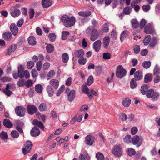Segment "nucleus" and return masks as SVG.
<instances>
[{"label":"nucleus","mask_w":160,"mask_h":160,"mask_svg":"<svg viewBox=\"0 0 160 160\" xmlns=\"http://www.w3.org/2000/svg\"><path fill=\"white\" fill-rule=\"evenodd\" d=\"M61 21L64 23L65 27L69 28L75 24L76 19L73 16L70 17L66 15H64L62 17Z\"/></svg>","instance_id":"nucleus-1"},{"label":"nucleus","mask_w":160,"mask_h":160,"mask_svg":"<svg viewBox=\"0 0 160 160\" xmlns=\"http://www.w3.org/2000/svg\"><path fill=\"white\" fill-rule=\"evenodd\" d=\"M18 72L19 77L21 78L25 77L26 79H28L30 77V73L27 70L23 71L22 66L21 65H19L18 67Z\"/></svg>","instance_id":"nucleus-2"},{"label":"nucleus","mask_w":160,"mask_h":160,"mask_svg":"<svg viewBox=\"0 0 160 160\" xmlns=\"http://www.w3.org/2000/svg\"><path fill=\"white\" fill-rule=\"evenodd\" d=\"M143 138L142 136L137 135L134 136L132 139V142L134 145H136L137 148L140 147L142 144Z\"/></svg>","instance_id":"nucleus-3"},{"label":"nucleus","mask_w":160,"mask_h":160,"mask_svg":"<svg viewBox=\"0 0 160 160\" xmlns=\"http://www.w3.org/2000/svg\"><path fill=\"white\" fill-rule=\"evenodd\" d=\"M159 97V94L158 92L154 91L153 89H151L148 92L147 94V97L148 98H152V100L153 101H155L158 100Z\"/></svg>","instance_id":"nucleus-4"},{"label":"nucleus","mask_w":160,"mask_h":160,"mask_svg":"<svg viewBox=\"0 0 160 160\" xmlns=\"http://www.w3.org/2000/svg\"><path fill=\"white\" fill-rule=\"evenodd\" d=\"M126 74V71L121 65L118 66L116 73L117 77L122 78L124 77Z\"/></svg>","instance_id":"nucleus-5"},{"label":"nucleus","mask_w":160,"mask_h":160,"mask_svg":"<svg viewBox=\"0 0 160 160\" xmlns=\"http://www.w3.org/2000/svg\"><path fill=\"white\" fill-rule=\"evenodd\" d=\"M112 154L117 157H120L122 154V148L120 145L114 146L112 150Z\"/></svg>","instance_id":"nucleus-6"},{"label":"nucleus","mask_w":160,"mask_h":160,"mask_svg":"<svg viewBox=\"0 0 160 160\" xmlns=\"http://www.w3.org/2000/svg\"><path fill=\"white\" fill-rule=\"evenodd\" d=\"M32 146V142L29 140L26 142L24 144V147L22 149V151L24 155L30 152Z\"/></svg>","instance_id":"nucleus-7"},{"label":"nucleus","mask_w":160,"mask_h":160,"mask_svg":"<svg viewBox=\"0 0 160 160\" xmlns=\"http://www.w3.org/2000/svg\"><path fill=\"white\" fill-rule=\"evenodd\" d=\"M15 112L16 114L20 117H23L25 116L26 109L21 106H18L15 108Z\"/></svg>","instance_id":"nucleus-8"},{"label":"nucleus","mask_w":160,"mask_h":160,"mask_svg":"<svg viewBox=\"0 0 160 160\" xmlns=\"http://www.w3.org/2000/svg\"><path fill=\"white\" fill-rule=\"evenodd\" d=\"M27 110L28 113L30 115H33L38 110L36 107L33 105H28L27 106Z\"/></svg>","instance_id":"nucleus-9"},{"label":"nucleus","mask_w":160,"mask_h":160,"mask_svg":"<svg viewBox=\"0 0 160 160\" xmlns=\"http://www.w3.org/2000/svg\"><path fill=\"white\" fill-rule=\"evenodd\" d=\"M23 122L20 120H16L15 122V126L16 129L20 132L23 133V131L22 128L24 126Z\"/></svg>","instance_id":"nucleus-10"},{"label":"nucleus","mask_w":160,"mask_h":160,"mask_svg":"<svg viewBox=\"0 0 160 160\" xmlns=\"http://www.w3.org/2000/svg\"><path fill=\"white\" fill-rule=\"evenodd\" d=\"M95 138L91 135H87L85 138V142L87 144L92 145L95 143Z\"/></svg>","instance_id":"nucleus-11"},{"label":"nucleus","mask_w":160,"mask_h":160,"mask_svg":"<svg viewBox=\"0 0 160 160\" xmlns=\"http://www.w3.org/2000/svg\"><path fill=\"white\" fill-rule=\"evenodd\" d=\"M101 45L102 42L100 40H97L93 44V48L96 52H98L99 51L101 48Z\"/></svg>","instance_id":"nucleus-12"},{"label":"nucleus","mask_w":160,"mask_h":160,"mask_svg":"<svg viewBox=\"0 0 160 160\" xmlns=\"http://www.w3.org/2000/svg\"><path fill=\"white\" fill-rule=\"evenodd\" d=\"M145 32L146 34H152L154 32L153 28L150 23L147 24L145 27Z\"/></svg>","instance_id":"nucleus-13"},{"label":"nucleus","mask_w":160,"mask_h":160,"mask_svg":"<svg viewBox=\"0 0 160 160\" xmlns=\"http://www.w3.org/2000/svg\"><path fill=\"white\" fill-rule=\"evenodd\" d=\"M99 36V33L96 29H94L91 33L90 40L92 41H94L97 39Z\"/></svg>","instance_id":"nucleus-14"},{"label":"nucleus","mask_w":160,"mask_h":160,"mask_svg":"<svg viewBox=\"0 0 160 160\" xmlns=\"http://www.w3.org/2000/svg\"><path fill=\"white\" fill-rule=\"evenodd\" d=\"M10 29L13 35L15 36L18 34V28L17 25L14 23H12L10 25Z\"/></svg>","instance_id":"nucleus-15"},{"label":"nucleus","mask_w":160,"mask_h":160,"mask_svg":"<svg viewBox=\"0 0 160 160\" xmlns=\"http://www.w3.org/2000/svg\"><path fill=\"white\" fill-rule=\"evenodd\" d=\"M30 132L32 136L36 137L40 134V131L38 127L34 126L31 130Z\"/></svg>","instance_id":"nucleus-16"},{"label":"nucleus","mask_w":160,"mask_h":160,"mask_svg":"<svg viewBox=\"0 0 160 160\" xmlns=\"http://www.w3.org/2000/svg\"><path fill=\"white\" fill-rule=\"evenodd\" d=\"M84 51L82 49H80L75 51L74 54V56L78 58H80L84 57Z\"/></svg>","instance_id":"nucleus-17"},{"label":"nucleus","mask_w":160,"mask_h":160,"mask_svg":"<svg viewBox=\"0 0 160 160\" xmlns=\"http://www.w3.org/2000/svg\"><path fill=\"white\" fill-rule=\"evenodd\" d=\"M52 4L51 0H42L41 4L42 7L44 8H47L51 6Z\"/></svg>","instance_id":"nucleus-18"},{"label":"nucleus","mask_w":160,"mask_h":160,"mask_svg":"<svg viewBox=\"0 0 160 160\" xmlns=\"http://www.w3.org/2000/svg\"><path fill=\"white\" fill-rule=\"evenodd\" d=\"M50 86L53 87L55 89H57L59 86V82L56 79H52L49 82Z\"/></svg>","instance_id":"nucleus-19"},{"label":"nucleus","mask_w":160,"mask_h":160,"mask_svg":"<svg viewBox=\"0 0 160 160\" xmlns=\"http://www.w3.org/2000/svg\"><path fill=\"white\" fill-rule=\"evenodd\" d=\"M75 90L71 91L68 94V100L70 102H72L74 100L75 97Z\"/></svg>","instance_id":"nucleus-20"},{"label":"nucleus","mask_w":160,"mask_h":160,"mask_svg":"<svg viewBox=\"0 0 160 160\" xmlns=\"http://www.w3.org/2000/svg\"><path fill=\"white\" fill-rule=\"evenodd\" d=\"M134 77L136 80L138 81L142 79L143 78L142 72L139 70L137 71L134 74Z\"/></svg>","instance_id":"nucleus-21"},{"label":"nucleus","mask_w":160,"mask_h":160,"mask_svg":"<svg viewBox=\"0 0 160 160\" xmlns=\"http://www.w3.org/2000/svg\"><path fill=\"white\" fill-rule=\"evenodd\" d=\"M12 33L9 32H6L2 34L3 38L7 41H10L12 39Z\"/></svg>","instance_id":"nucleus-22"},{"label":"nucleus","mask_w":160,"mask_h":160,"mask_svg":"<svg viewBox=\"0 0 160 160\" xmlns=\"http://www.w3.org/2000/svg\"><path fill=\"white\" fill-rule=\"evenodd\" d=\"M110 42V38L108 36L105 37L103 39L102 45L105 49H107L109 45Z\"/></svg>","instance_id":"nucleus-23"},{"label":"nucleus","mask_w":160,"mask_h":160,"mask_svg":"<svg viewBox=\"0 0 160 160\" xmlns=\"http://www.w3.org/2000/svg\"><path fill=\"white\" fill-rule=\"evenodd\" d=\"M78 15L81 17L83 18H87L91 15V12L90 11H80L78 13Z\"/></svg>","instance_id":"nucleus-24"},{"label":"nucleus","mask_w":160,"mask_h":160,"mask_svg":"<svg viewBox=\"0 0 160 160\" xmlns=\"http://www.w3.org/2000/svg\"><path fill=\"white\" fill-rule=\"evenodd\" d=\"M89 89H88L87 86L86 85H84L82 86V91L83 93L87 94L88 96L90 98L91 97H92V96L90 92H89Z\"/></svg>","instance_id":"nucleus-25"},{"label":"nucleus","mask_w":160,"mask_h":160,"mask_svg":"<svg viewBox=\"0 0 160 160\" xmlns=\"http://www.w3.org/2000/svg\"><path fill=\"white\" fill-rule=\"evenodd\" d=\"M148 85H143L141 86V92L143 95L147 94L149 90H148Z\"/></svg>","instance_id":"nucleus-26"},{"label":"nucleus","mask_w":160,"mask_h":160,"mask_svg":"<svg viewBox=\"0 0 160 160\" xmlns=\"http://www.w3.org/2000/svg\"><path fill=\"white\" fill-rule=\"evenodd\" d=\"M3 125L7 128H10L13 126L12 123L8 119H5L3 121Z\"/></svg>","instance_id":"nucleus-27"},{"label":"nucleus","mask_w":160,"mask_h":160,"mask_svg":"<svg viewBox=\"0 0 160 160\" xmlns=\"http://www.w3.org/2000/svg\"><path fill=\"white\" fill-rule=\"evenodd\" d=\"M46 49L47 52L48 53H51L54 50V46L51 44H47L46 47Z\"/></svg>","instance_id":"nucleus-28"},{"label":"nucleus","mask_w":160,"mask_h":160,"mask_svg":"<svg viewBox=\"0 0 160 160\" xmlns=\"http://www.w3.org/2000/svg\"><path fill=\"white\" fill-rule=\"evenodd\" d=\"M20 14V11L18 9H15L12 12L10 13L11 16L14 18L17 17Z\"/></svg>","instance_id":"nucleus-29"},{"label":"nucleus","mask_w":160,"mask_h":160,"mask_svg":"<svg viewBox=\"0 0 160 160\" xmlns=\"http://www.w3.org/2000/svg\"><path fill=\"white\" fill-rule=\"evenodd\" d=\"M32 124L34 125L37 126L42 129H43L44 128L43 125L41 121L34 120L32 122Z\"/></svg>","instance_id":"nucleus-30"},{"label":"nucleus","mask_w":160,"mask_h":160,"mask_svg":"<svg viewBox=\"0 0 160 160\" xmlns=\"http://www.w3.org/2000/svg\"><path fill=\"white\" fill-rule=\"evenodd\" d=\"M28 41L29 45L32 46L35 45L36 44V41L35 38L31 36L28 39Z\"/></svg>","instance_id":"nucleus-31"},{"label":"nucleus","mask_w":160,"mask_h":160,"mask_svg":"<svg viewBox=\"0 0 160 160\" xmlns=\"http://www.w3.org/2000/svg\"><path fill=\"white\" fill-rule=\"evenodd\" d=\"M152 79V75L150 73L146 74L144 77V81L145 82H151Z\"/></svg>","instance_id":"nucleus-32"},{"label":"nucleus","mask_w":160,"mask_h":160,"mask_svg":"<svg viewBox=\"0 0 160 160\" xmlns=\"http://www.w3.org/2000/svg\"><path fill=\"white\" fill-rule=\"evenodd\" d=\"M47 91L49 96L52 97L53 96L54 93V91L52 86L49 85L47 86Z\"/></svg>","instance_id":"nucleus-33"},{"label":"nucleus","mask_w":160,"mask_h":160,"mask_svg":"<svg viewBox=\"0 0 160 160\" xmlns=\"http://www.w3.org/2000/svg\"><path fill=\"white\" fill-rule=\"evenodd\" d=\"M132 27L134 29L137 28L139 26L138 21L135 19H133L131 21Z\"/></svg>","instance_id":"nucleus-34"},{"label":"nucleus","mask_w":160,"mask_h":160,"mask_svg":"<svg viewBox=\"0 0 160 160\" xmlns=\"http://www.w3.org/2000/svg\"><path fill=\"white\" fill-rule=\"evenodd\" d=\"M43 87L40 84H38L36 85L35 90L38 93H41Z\"/></svg>","instance_id":"nucleus-35"},{"label":"nucleus","mask_w":160,"mask_h":160,"mask_svg":"<svg viewBox=\"0 0 160 160\" xmlns=\"http://www.w3.org/2000/svg\"><path fill=\"white\" fill-rule=\"evenodd\" d=\"M128 35V32L125 30L123 31L121 33L120 35V40L121 42L123 41V38L127 37Z\"/></svg>","instance_id":"nucleus-36"},{"label":"nucleus","mask_w":160,"mask_h":160,"mask_svg":"<svg viewBox=\"0 0 160 160\" xmlns=\"http://www.w3.org/2000/svg\"><path fill=\"white\" fill-rule=\"evenodd\" d=\"M131 100L129 98H126L123 100L122 102L123 105L126 107H128L130 104Z\"/></svg>","instance_id":"nucleus-37"},{"label":"nucleus","mask_w":160,"mask_h":160,"mask_svg":"<svg viewBox=\"0 0 160 160\" xmlns=\"http://www.w3.org/2000/svg\"><path fill=\"white\" fill-rule=\"evenodd\" d=\"M62 60L64 63L67 62L69 60V56L68 54L67 53L63 54L62 56Z\"/></svg>","instance_id":"nucleus-38"},{"label":"nucleus","mask_w":160,"mask_h":160,"mask_svg":"<svg viewBox=\"0 0 160 160\" xmlns=\"http://www.w3.org/2000/svg\"><path fill=\"white\" fill-rule=\"evenodd\" d=\"M132 9L130 7H126L123 9V12L124 14L129 15L131 13Z\"/></svg>","instance_id":"nucleus-39"},{"label":"nucleus","mask_w":160,"mask_h":160,"mask_svg":"<svg viewBox=\"0 0 160 160\" xmlns=\"http://www.w3.org/2000/svg\"><path fill=\"white\" fill-rule=\"evenodd\" d=\"M124 141L126 144H129L132 142L131 137L130 135H127L123 139Z\"/></svg>","instance_id":"nucleus-40"},{"label":"nucleus","mask_w":160,"mask_h":160,"mask_svg":"<svg viewBox=\"0 0 160 160\" xmlns=\"http://www.w3.org/2000/svg\"><path fill=\"white\" fill-rule=\"evenodd\" d=\"M142 66L144 68L147 69L149 68L151 66V62L150 61H145L142 63Z\"/></svg>","instance_id":"nucleus-41"},{"label":"nucleus","mask_w":160,"mask_h":160,"mask_svg":"<svg viewBox=\"0 0 160 160\" xmlns=\"http://www.w3.org/2000/svg\"><path fill=\"white\" fill-rule=\"evenodd\" d=\"M151 36L150 35H147L143 40V42L145 45H148L150 42L151 40Z\"/></svg>","instance_id":"nucleus-42"},{"label":"nucleus","mask_w":160,"mask_h":160,"mask_svg":"<svg viewBox=\"0 0 160 160\" xmlns=\"http://www.w3.org/2000/svg\"><path fill=\"white\" fill-rule=\"evenodd\" d=\"M78 61L79 64L84 65L86 64L87 61V59L83 57L82 58H79Z\"/></svg>","instance_id":"nucleus-43"},{"label":"nucleus","mask_w":160,"mask_h":160,"mask_svg":"<svg viewBox=\"0 0 160 160\" xmlns=\"http://www.w3.org/2000/svg\"><path fill=\"white\" fill-rule=\"evenodd\" d=\"M157 38L156 37H154L152 39L151 41L150 42L149 44L150 46L151 47H154L156 45L157 42Z\"/></svg>","instance_id":"nucleus-44"},{"label":"nucleus","mask_w":160,"mask_h":160,"mask_svg":"<svg viewBox=\"0 0 160 160\" xmlns=\"http://www.w3.org/2000/svg\"><path fill=\"white\" fill-rule=\"evenodd\" d=\"M11 135L12 137L14 138H17L19 136V133L18 131L13 130L11 132Z\"/></svg>","instance_id":"nucleus-45"},{"label":"nucleus","mask_w":160,"mask_h":160,"mask_svg":"<svg viewBox=\"0 0 160 160\" xmlns=\"http://www.w3.org/2000/svg\"><path fill=\"white\" fill-rule=\"evenodd\" d=\"M55 72L54 70H52L50 71L49 72L48 74L47 77V80H48L50 79L51 78H53Z\"/></svg>","instance_id":"nucleus-46"},{"label":"nucleus","mask_w":160,"mask_h":160,"mask_svg":"<svg viewBox=\"0 0 160 160\" xmlns=\"http://www.w3.org/2000/svg\"><path fill=\"white\" fill-rule=\"evenodd\" d=\"M69 34V32L68 31H63L62 35V40H66L67 38V36Z\"/></svg>","instance_id":"nucleus-47"},{"label":"nucleus","mask_w":160,"mask_h":160,"mask_svg":"<svg viewBox=\"0 0 160 160\" xmlns=\"http://www.w3.org/2000/svg\"><path fill=\"white\" fill-rule=\"evenodd\" d=\"M25 81L23 79L19 80L17 82V85L19 87H23L25 86Z\"/></svg>","instance_id":"nucleus-48"},{"label":"nucleus","mask_w":160,"mask_h":160,"mask_svg":"<svg viewBox=\"0 0 160 160\" xmlns=\"http://www.w3.org/2000/svg\"><path fill=\"white\" fill-rule=\"evenodd\" d=\"M0 137L1 139L5 140L8 138V133L7 132L2 131L0 133Z\"/></svg>","instance_id":"nucleus-49"},{"label":"nucleus","mask_w":160,"mask_h":160,"mask_svg":"<svg viewBox=\"0 0 160 160\" xmlns=\"http://www.w3.org/2000/svg\"><path fill=\"white\" fill-rule=\"evenodd\" d=\"M46 105L45 103L40 104L38 107V109L41 112L45 111L46 110Z\"/></svg>","instance_id":"nucleus-50"},{"label":"nucleus","mask_w":160,"mask_h":160,"mask_svg":"<svg viewBox=\"0 0 160 160\" xmlns=\"http://www.w3.org/2000/svg\"><path fill=\"white\" fill-rule=\"evenodd\" d=\"M96 156L98 160H104L103 155L100 152H97L96 154Z\"/></svg>","instance_id":"nucleus-51"},{"label":"nucleus","mask_w":160,"mask_h":160,"mask_svg":"<svg viewBox=\"0 0 160 160\" xmlns=\"http://www.w3.org/2000/svg\"><path fill=\"white\" fill-rule=\"evenodd\" d=\"M128 154L130 156L134 155L136 153L135 150L132 148H130L127 150Z\"/></svg>","instance_id":"nucleus-52"},{"label":"nucleus","mask_w":160,"mask_h":160,"mask_svg":"<svg viewBox=\"0 0 160 160\" xmlns=\"http://www.w3.org/2000/svg\"><path fill=\"white\" fill-rule=\"evenodd\" d=\"M56 37V36L55 33H52L49 34L48 38L51 42H54L55 40Z\"/></svg>","instance_id":"nucleus-53"},{"label":"nucleus","mask_w":160,"mask_h":160,"mask_svg":"<svg viewBox=\"0 0 160 160\" xmlns=\"http://www.w3.org/2000/svg\"><path fill=\"white\" fill-rule=\"evenodd\" d=\"M111 54L109 52H104L103 54V58L105 60H108L111 58Z\"/></svg>","instance_id":"nucleus-54"},{"label":"nucleus","mask_w":160,"mask_h":160,"mask_svg":"<svg viewBox=\"0 0 160 160\" xmlns=\"http://www.w3.org/2000/svg\"><path fill=\"white\" fill-rule=\"evenodd\" d=\"M34 64L33 61H29L27 63V66L28 69H31L34 66Z\"/></svg>","instance_id":"nucleus-55"},{"label":"nucleus","mask_w":160,"mask_h":160,"mask_svg":"<svg viewBox=\"0 0 160 160\" xmlns=\"http://www.w3.org/2000/svg\"><path fill=\"white\" fill-rule=\"evenodd\" d=\"M160 72V68L158 65H156L153 71V73L154 75L158 74Z\"/></svg>","instance_id":"nucleus-56"},{"label":"nucleus","mask_w":160,"mask_h":160,"mask_svg":"<svg viewBox=\"0 0 160 160\" xmlns=\"http://www.w3.org/2000/svg\"><path fill=\"white\" fill-rule=\"evenodd\" d=\"M93 82V78L92 76H90L88 78L87 81V84L88 86L90 85Z\"/></svg>","instance_id":"nucleus-57"},{"label":"nucleus","mask_w":160,"mask_h":160,"mask_svg":"<svg viewBox=\"0 0 160 160\" xmlns=\"http://www.w3.org/2000/svg\"><path fill=\"white\" fill-rule=\"evenodd\" d=\"M135 80V79H132L130 81L131 88L132 89L135 88L137 86V83Z\"/></svg>","instance_id":"nucleus-58"},{"label":"nucleus","mask_w":160,"mask_h":160,"mask_svg":"<svg viewBox=\"0 0 160 160\" xmlns=\"http://www.w3.org/2000/svg\"><path fill=\"white\" fill-rule=\"evenodd\" d=\"M25 85L27 88H29L32 86L33 85V82L31 79H28L27 81H25Z\"/></svg>","instance_id":"nucleus-59"},{"label":"nucleus","mask_w":160,"mask_h":160,"mask_svg":"<svg viewBox=\"0 0 160 160\" xmlns=\"http://www.w3.org/2000/svg\"><path fill=\"white\" fill-rule=\"evenodd\" d=\"M143 10L145 12H147L150 10L151 7L149 5H144L142 7Z\"/></svg>","instance_id":"nucleus-60"},{"label":"nucleus","mask_w":160,"mask_h":160,"mask_svg":"<svg viewBox=\"0 0 160 160\" xmlns=\"http://www.w3.org/2000/svg\"><path fill=\"white\" fill-rule=\"evenodd\" d=\"M110 34L112 36V37L114 39H117V33L115 30L113 29L111 32H110Z\"/></svg>","instance_id":"nucleus-61"},{"label":"nucleus","mask_w":160,"mask_h":160,"mask_svg":"<svg viewBox=\"0 0 160 160\" xmlns=\"http://www.w3.org/2000/svg\"><path fill=\"white\" fill-rule=\"evenodd\" d=\"M140 47L139 45H136L133 48L134 53L135 54L138 53L140 51Z\"/></svg>","instance_id":"nucleus-62"},{"label":"nucleus","mask_w":160,"mask_h":160,"mask_svg":"<svg viewBox=\"0 0 160 160\" xmlns=\"http://www.w3.org/2000/svg\"><path fill=\"white\" fill-rule=\"evenodd\" d=\"M146 23V22L145 20L144 19H142L140 22V28H143L144 27Z\"/></svg>","instance_id":"nucleus-63"},{"label":"nucleus","mask_w":160,"mask_h":160,"mask_svg":"<svg viewBox=\"0 0 160 160\" xmlns=\"http://www.w3.org/2000/svg\"><path fill=\"white\" fill-rule=\"evenodd\" d=\"M102 31L104 32H108L109 31L108 25L107 23H105L103 28Z\"/></svg>","instance_id":"nucleus-64"}]
</instances>
